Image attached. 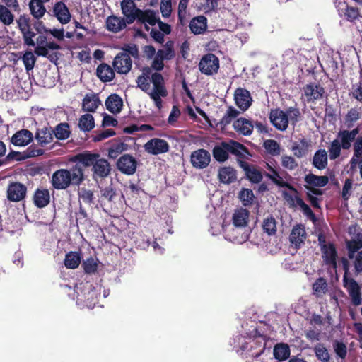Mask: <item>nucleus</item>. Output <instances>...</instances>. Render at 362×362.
I'll list each match as a JSON object with an SVG mask.
<instances>
[{
    "label": "nucleus",
    "mask_w": 362,
    "mask_h": 362,
    "mask_svg": "<svg viewBox=\"0 0 362 362\" xmlns=\"http://www.w3.org/2000/svg\"><path fill=\"white\" fill-rule=\"evenodd\" d=\"M229 153L237 156L240 160L252 156L245 146L233 139L221 141L216 144L212 150V155L218 163L226 161L229 158Z\"/></svg>",
    "instance_id": "obj_1"
},
{
    "label": "nucleus",
    "mask_w": 362,
    "mask_h": 362,
    "mask_svg": "<svg viewBox=\"0 0 362 362\" xmlns=\"http://www.w3.org/2000/svg\"><path fill=\"white\" fill-rule=\"evenodd\" d=\"M251 334L250 342L243 344L241 349L243 351H247L249 355L254 358L255 361H257V358L264 353L266 349L269 337L261 333L257 328L252 332Z\"/></svg>",
    "instance_id": "obj_2"
},
{
    "label": "nucleus",
    "mask_w": 362,
    "mask_h": 362,
    "mask_svg": "<svg viewBox=\"0 0 362 362\" xmlns=\"http://www.w3.org/2000/svg\"><path fill=\"white\" fill-rule=\"evenodd\" d=\"M163 59L156 54L151 66H144L142 68V74L137 77V86L144 92H148L150 90V82L151 75L153 74V70L158 73L164 68Z\"/></svg>",
    "instance_id": "obj_3"
},
{
    "label": "nucleus",
    "mask_w": 362,
    "mask_h": 362,
    "mask_svg": "<svg viewBox=\"0 0 362 362\" xmlns=\"http://www.w3.org/2000/svg\"><path fill=\"white\" fill-rule=\"evenodd\" d=\"M151 82L153 84V88L146 92L148 94L150 98L154 101L156 106L158 109L162 108V99L161 97H166L168 95V90L165 85V80L163 75L160 73L154 72L151 75Z\"/></svg>",
    "instance_id": "obj_4"
},
{
    "label": "nucleus",
    "mask_w": 362,
    "mask_h": 362,
    "mask_svg": "<svg viewBox=\"0 0 362 362\" xmlns=\"http://www.w3.org/2000/svg\"><path fill=\"white\" fill-rule=\"evenodd\" d=\"M81 182L78 177L76 179L74 177V170L72 169L71 170H58L52 176V185L57 189H65L71 184L78 185Z\"/></svg>",
    "instance_id": "obj_5"
},
{
    "label": "nucleus",
    "mask_w": 362,
    "mask_h": 362,
    "mask_svg": "<svg viewBox=\"0 0 362 362\" xmlns=\"http://www.w3.org/2000/svg\"><path fill=\"white\" fill-rule=\"evenodd\" d=\"M198 66L202 74L212 76L218 71L219 59L214 54L208 53L202 57Z\"/></svg>",
    "instance_id": "obj_6"
},
{
    "label": "nucleus",
    "mask_w": 362,
    "mask_h": 362,
    "mask_svg": "<svg viewBox=\"0 0 362 362\" xmlns=\"http://www.w3.org/2000/svg\"><path fill=\"white\" fill-rule=\"evenodd\" d=\"M98 153H92V170H93V179L98 182V179H103L108 176L110 173L109 162L103 158L97 159Z\"/></svg>",
    "instance_id": "obj_7"
},
{
    "label": "nucleus",
    "mask_w": 362,
    "mask_h": 362,
    "mask_svg": "<svg viewBox=\"0 0 362 362\" xmlns=\"http://www.w3.org/2000/svg\"><path fill=\"white\" fill-rule=\"evenodd\" d=\"M324 264L335 272L338 267V252L336 245L333 242H328L327 246L320 250Z\"/></svg>",
    "instance_id": "obj_8"
},
{
    "label": "nucleus",
    "mask_w": 362,
    "mask_h": 362,
    "mask_svg": "<svg viewBox=\"0 0 362 362\" xmlns=\"http://www.w3.org/2000/svg\"><path fill=\"white\" fill-rule=\"evenodd\" d=\"M73 160L76 162L75 166L71 168L74 170V177L76 179L78 177L83 181L84 168L90 166V152L78 153L74 157Z\"/></svg>",
    "instance_id": "obj_9"
},
{
    "label": "nucleus",
    "mask_w": 362,
    "mask_h": 362,
    "mask_svg": "<svg viewBox=\"0 0 362 362\" xmlns=\"http://www.w3.org/2000/svg\"><path fill=\"white\" fill-rule=\"evenodd\" d=\"M146 152L151 155L157 156L165 153L170 151L169 144L164 139L153 138L148 140L144 146Z\"/></svg>",
    "instance_id": "obj_10"
},
{
    "label": "nucleus",
    "mask_w": 362,
    "mask_h": 362,
    "mask_svg": "<svg viewBox=\"0 0 362 362\" xmlns=\"http://www.w3.org/2000/svg\"><path fill=\"white\" fill-rule=\"evenodd\" d=\"M344 286L351 298V303L358 306L362 303L361 288L358 282L352 277L347 279V281H343Z\"/></svg>",
    "instance_id": "obj_11"
},
{
    "label": "nucleus",
    "mask_w": 362,
    "mask_h": 362,
    "mask_svg": "<svg viewBox=\"0 0 362 362\" xmlns=\"http://www.w3.org/2000/svg\"><path fill=\"white\" fill-rule=\"evenodd\" d=\"M117 169L123 174L132 175L135 173L137 168V160L129 154L122 156L116 163Z\"/></svg>",
    "instance_id": "obj_12"
},
{
    "label": "nucleus",
    "mask_w": 362,
    "mask_h": 362,
    "mask_svg": "<svg viewBox=\"0 0 362 362\" xmlns=\"http://www.w3.org/2000/svg\"><path fill=\"white\" fill-rule=\"evenodd\" d=\"M269 119L272 125L279 131H285L288 127V115L279 108L272 109Z\"/></svg>",
    "instance_id": "obj_13"
},
{
    "label": "nucleus",
    "mask_w": 362,
    "mask_h": 362,
    "mask_svg": "<svg viewBox=\"0 0 362 362\" xmlns=\"http://www.w3.org/2000/svg\"><path fill=\"white\" fill-rule=\"evenodd\" d=\"M76 305L81 308H89L90 305V285L86 282V284L80 283L76 287Z\"/></svg>",
    "instance_id": "obj_14"
},
{
    "label": "nucleus",
    "mask_w": 362,
    "mask_h": 362,
    "mask_svg": "<svg viewBox=\"0 0 362 362\" xmlns=\"http://www.w3.org/2000/svg\"><path fill=\"white\" fill-rule=\"evenodd\" d=\"M6 193L7 199L10 202H20L25 197L27 187L19 182H12L9 183Z\"/></svg>",
    "instance_id": "obj_15"
},
{
    "label": "nucleus",
    "mask_w": 362,
    "mask_h": 362,
    "mask_svg": "<svg viewBox=\"0 0 362 362\" xmlns=\"http://www.w3.org/2000/svg\"><path fill=\"white\" fill-rule=\"evenodd\" d=\"M190 161L194 168L204 169L209 165L211 156L208 151L203 148L198 149L192 153Z\"/></svg>",
    "instance_id": "obj_16"
},
{
    "label": "nucleus",
    "mask_w": 362,
    "mask_h": 362,
    "mask_svg": "<svg viewBox=\"0 0 362 362\" xmlns=\"http://www.w3.org/2000/svg\"><path fill=\"white\" fill-rule=\"evenodd\" d=\"M239 166L244 170L246 178L252 183H259L262 178V174L254 165L249 164L242 159H238Z\"/></svg>",
    "instance_id": "obj_17"
},
{
    "label": "nucleus",
    "mask_w": 362,
    "mask_h": 362,
    "mask_svg": "<svg viewBox=\"0 0 362 362\" xmlns=\"http://www.w3.org/2000/svg\"><path fill=\"white\" fill-rule=\"evenodd\" d=\"M304 95L308 103L315 102L322 98L325 90L319 83H310L303 87Z\"/></svg>",
    "instance_id": "obj_18"
},
{
    "label": "nucleus",
    "mask_w": 362,
    "mask_h": 362,
    "mask_svg": "<svg viewBox=\"0 0 362 362\" xmlns=\"http://www.w3.org/2000/svg\"><path fill=\"white\" fill-rule=\"evenodd\" d=\"M112 65L117 73L125 74L130 71L132 62L128 54L119 52L115 57Z\"/></svg>",
    "instance_id": "obj_19"
},
{
    "label": "nucleus",
    "mask_w": 362,
    "mask_h": 362,
    "mask_svg": "<svg viewBox=\"0 0 362 362\" xmlns=\"http://www.w3.org/2000/svg\"><path fill=\"white\" fill-rule=\"evenodd\" d=\"M337 9L340 17L344 18L349 22H354L361 16L357 7L349 6L345 1L339 2Z\"/></svg>",
    "instance_id": "obj_20"
},
{
    "label": "nucleus",
    "mask_w": 362,
    "mask_h": 362,
    "mask_svg": "<svg viewBox=\"0 0 362 362\" xmlns=\"http://www.w3.org/2000/svg\"><path fill=\"white\" fill-rule=\"evenodd\" d=\"M234 99L236 105L243 111H245L250 107L252 100L250 91L242 88L235 90Z\"/></svg>",
    "instance_id": "obj_21"
},
{
    "label": "nucleus",
    "mask_w": 362,
    "mask_h": 362,
    "mask_svg": "<svg viewBox=\"0 0 362 362\" xmlns=\"http://www.w3.org/2000/svg\"><path fill=\"white\" fill-rule=\"evenodd\" d=\"M306 238V232L305 226L303 224H296L291 230L289 235V240L291 243L294 245L296 249L301 247L304 244Z\"/></svg>",
    "instance_id": "obj_22"
},
{
    "label": "nucleus",
    "mask_w": 362,
    "mask_h": 362,
    "mask_svg": "<svg viewBox=\"0 0 362 362\" xmlns=\"http://www.w3.org/2000/svg\"><path fill=\"white\" fill-rule=\"evenodd\" d=\"M52 12L53 16H55L62 24H66L71 20V16L69 10L66 5L62 1L54 4Z\"/></svg>",
    "instance_id": "obj_23"
},
{
    "label": "nucleus",
    "mask_w": 362,
    "mask_h": 362,
    "mask_svg": "<svg viewBox=\"0 0 362 362\" xmlns=\"http://www.w3.org/2000/svg\"><path fill=\"white\" fill-rule=\"evenodd\" d=\"M129 145L119 139H114L109 141L107 148L108 157L112 159L117 158L122 153L128 150Z\"/></svg>",
    "instance_id": "obj_24"
},
{
    "label": "nucleus",
    "mask_w": 362,
    "mask_h": 362,
    "mask_svg": "<svg viewBox=\"0 0 362 362\" xmlns=\"http://www.w3.org/2000/svg\"><path fill=\"white\" fill-rule=\"evenodd\" d=\"M122 13L128 24H132L137 18V8L133 0H122L121 2Z\"/></svg>",
    "instance_id": "obj_25"
},
{
    "label": "nucleus",
    "mask_w": 362,
    "mask_h": 362,
    "mask_svg": "<svg viewBox=\"0 0 362 362\" xmlns=\"http://www.w3.org/2000/svg\"><path fill=\"white\" fill-rule=\"evenodd\" d=\"M33 139V135L28 129H21L16 132L11 137V141L16 146H25Z\"/></svg>",
    "instance_id": "obj_26"
},
{
    "label": "nucleus",
    "mask_w": 362,
    "mask_h": 362,
    "mask_svg": "<svg viewBox=\"0 0 362 362\" xmlns=\"http://www.w3.org/2000/svg\"><path fill=\"white\" fill-rule=\"evenodd\" d=\"M267 169L272 173V174L266 173V176L270 179L272 182L281 187H286L290 191L298 193L297 189L290 183L283 180L282 177L280 176L279 172L267 164Z\"/></svg>",
    "instance_id": "obj_27"
},
{
    "label": "nucleus",
    "mask_w": 362,
    "mask_h": 362,
    "mask_svg": "<svg viewBox=\"0 0 362 362\" xmlns=\"http://www.w3.org/2000/svg\"><path fill=\"white\" fill-rule=\"evenodd\" d=\"M218 180L221 183L230 184L237 180V171L230 166L221 167L218 170Z\"/></svg>",
    "instance_id": "obj_28"
},
{
    "label": "nucleus",
    "mask_w": 362,
    "mask_h": 362,
    "mask_svg": "<svg viewBox=\"0 0 362 362\" xmlns=\"http://www.w3.org/2000/svg\"><path fill=\"white\" fill-rule=\"evenodd\" d=\"M234 129L240 134L249 136L252 134L254 125L252 122L244 117H240L233 124Z\"/></svg>",
    "instance_id": "obj_29"
},
{
    "label": "nucleus",
    "mask_w": 362,
    "mask_h": 362,
    "mask_svg": "<svg viewBox=\"0 0 362 362\" xmlns=\"http://www.w3.org/2000/svg\"><path fill=\"white\" fill-rule=\"evenodd\" d=\"M35 137L42 146H45L53 141V129L52 127H47L38 129L35 133Z\"/></svg>",
    "instance_id": "obj_30"
},
{
    "label": "nucleus",
    "mask_w": 362,
    "mask_h": 362,
    "mask_svg": "<svg viewBox=\"0 0 362 362\" xmlns=\"http://www.w3.org/2000/svg\"><path fill=\"white\" fill-rule=\"evenodd\" d=\"M159 17L156 16V13L153 10L146 9L141 10L137 9V20L138 22L141 23H148L149 25L153 26L155 25Z\"/></svg>",
    "instance_id": "obj_31"
},
{
    "label": "nucleus",
    "mask_w": 362,
    "mask_h": 362,
    "mask_svg": "<svg viewBox=\"0 0 362 362\" xmlns=\"http://www.w3.org/2000/svg\"><path fill=\"white\" fill-rule=\"evenodd\" d=\"M189 26L193 34H202L207 28V18L204 16L194 17L191 20Z\"/></svg>",
    "instance_id": "obj_32"
},
{
    "label": "nucleus",
    "mask_w": 362,
    "mask_h": 362,
    "mask_svg": "<svg viewBox=\"0 0 362 362\" xmlns=\"http://www.w3.org/2000/svg\"><path fill=\"white\" fill-rule=\"evenodd\" d=\"M299 141L300 144L294 142L291 148L297 158L305 156L308 153L311 145L310 141L305 138L300 139Z\"/></svg>",
    "instance_id": "obj_33"
},
{
    "label": "nucleus",
    "mask_w": 362,
    "mask_h": 362,
    "mask_svg": "<svg viewBox=\"0 0 362 362\" xmlns=\"http://www.w3.org/2000/svg\"><path fill=\"white\" fill-rule=\"evenodd\" d=\"M346 247L349 259H352L362 249V234L358 233L355 238L346 240Z\"/></svg>",
    "instance_id": "obj_34"
},
{
    "label": "nucleus",
    "mask_w": 362,
    "mask_h": 362,
    "mask_svg": "<svg viewBox=\"0 0 362 362\" xmlns=\"http://www.w3.org/2000/svg\"><path fill=\"white\" fill-rule=\"evenodd\" d=\"M312 165L317 170L325 169L328 165L327 153L325 149H319L314 153Z\"/></svg>",
    "instance_id": "obj_35"
},
{
    "label": "nucleus",
    "mask_w": 362,
    "mask_h": 362,
    "mask_svg": "<svg viewBox=\"0 0 362 362\" xmlns=\"http://www.w3.org/2000/svg\"><path fill=\"white\" fill-rule=\"evenodd\" d=\"M127 23V21L124 18L115 16H110L106 19L107 29L114 33H117L124 29Z\"/></svg>",
    "instance_id": "obj_36"
},
{
    "label": "nucleus",
    "mask_w": 362,
    "mask_h": 362,
    "mask_svg": "<svg viewBox=\"0 0 362 362\" xmlns=\"http://www.w3.org/2000/svg\"><path fill=\"white\" fill-rule=\"evenodd\" d=\"M106 108L112 113H119L123 106V101L117 94H111L105 101Z\"/></svg>",
    "instance_id": "obj_37"
},
{
    "label": "nucleus",
    "mask_w": 362,
    "mask_h": 362,
    "mask_svg": "<svg viewBox=\"0 0 362 362\" xmlns=\"http://www.w3.org/2000/svg\"><path fill=\"white\" fill-rule=\"evenodd\" d=\"M50 201L49 192L45 189H37L33 196V202L38 208L46 206Z\"/></svg>",
    "instance_id": "obj_38"
},
{
    "label": "nucleus",
    "mask_w": 362,
    "mask_h": 362,
    "mask_svg": "<svg viewBox=\"0 0 362 362\" xmlns=\"http://www.w3.org/2000/svg\"><path fill=\"white\" fill-rule=\"evenodd\" d=\"M305 185L323 187L329 182V177L327 175H316L313 173H308L304 177Z\"/></svg>",
    "instance_id": "obj_39"
},
{
    "label": "nucleus",
    "mask_w": 362,
    "mask_h": 362,
    "mask_svg": "<svg viewBox=\"0 0 362 362\" xmlns=\"http://www.w3.org/2000/svg\"><path fill=\"white\" fill-rule=\"evenodd\" d=\"M273 354L277 361H284L290 357V346L286 343H278L274 347Z\"/></svg>",
    "instance_id": "obj_40"
},
{
    "label": "nucleus",
    "mask_w": 362,
    "mask_h": 362,
    "mask_svg": "<svg viewBox=\"0 0 362 362\" xmlns=\"http://www.w3.org/2000/svg\"><path fill=\"white\" fill-rule=\"evenodd\" d=\"M98 77L103 82L111 81L115 77V71L112 67L107 64H100L96 70Z\"/></svg>",
    "instance_id": "obj_41"
},
{
    "label": "nucleus",
    "mask_w": 362,
    "mask_h": 362,
    "mask_svg": "<svg viewBox=\"0 0 362 362\" xmlns=\"http://www.w3.org/2000/svg\"><path fill=\"white\" fill-rule=\"evenodd\" d=\"M46 3L42 0H30L29 2V8L32 16L39 20L46 12L44 4Z\"/></svg>",
    "instance_id": "obj_42"
},
{
    "label": "nucleus",
    "mask_w": 362,
    "mask_h": 362,
    "mask_svg": "<svg viewBox=\"0 0 362 362\" xmlns=\"http://www.w3.org/2000/svg\"><path fill=\"white\" fill-rule=\"evenodd\" d=\"M82 257L81 253L78 252L70 251L66 254L65 258L64 259V264L66 268L74 269H76L81 262Z\"/></svg>",
    "instance_id": "obj_43"
},
{
    "label": "nucleus",
    "mask_w": 362,
    "mask_h": 362,
    "mask_svg": "<svg viewBox=\"0 0 362 362\" xmlns=\"http://www.w3.org/2000/svg\"><path fill=\"white\" fill-rule=\"evenodd\" d=\"M249 211L240 208L235 211L233 215V223L236 227H243L247 224Z\"/></svg>",
    "instance_id": "obj_44"
},
{
    "label": "nucleus",
    "mask_w": 362,
    "mask_h": 362,
    "mask_svg": "<svg viewBox=\"0 0 362 362\" xmlns=\"http://www.w3.org/2000/svg\"><path fill=\"white\" fill-rule=\"evenodd\" d=\"M262 228L264 233L269 236L276 235L277 230V222L272 216L265 218L262 223Z\"/></svg>",
    "instance_id": "obj_45"
},
{
    "label": "nucleus",
    "mask_w": 362,
    "mask_h": 362,
    "mask_svg": "<svg viewBox=\"0 0 362 362\" xmlns=\"http://www.w3.org/2000/svg\"><path fill=\"white\" fill-rule=\"evenodd\" d=\"M52 129L54 136L59 140H65L68 139L71 134L69 125L66 122L60 123Z\"/></svg>",
    "instance_id": "obj_46"
},
{
    "label": "nucleus",
    "mask_w": 362,
    "mask_h": 362,
    "mask_svg": "<svg viewBox=\"0 0 362 362\" xmlns=\"http://www.w3.org/2000/svg\"><path fill=\"white\" fill-rule=\"evenodd\" d=\"M361 116V109L358 107L351 108L345 116V123L347 128H351Z\"/></svg>",
    "instance_id": "obj_47"
},
{
    "label": "nucleus",
    "mask_w": 362,
    "mask_h": 362,
    "mask_svg": "<svg viewBox=\"0 0 362 362\" xmlns=\"http://www.w3.org/2000/svg\"><path fill=\"white\" fill-rule=\"evenodd\" d=\"M337 138L340 139L339 142L342 145V148L349 150L351 146V143L356 139L349 133L348 129L340 130Z\"/></svg>",
    "instance_id": "obj_48"
},
{
    "label": "nucleus",
    "mask_w": 362,
    "mask_h": 362,
    "mask_svg": "<svg viewBox=\"0 0 362 362\" xmlns=\"http://www.w3.org/2000/svg\"><path fill=\"white\" fill-rule=\"evenodd\" d=\"M315 356L322 362H329L330 354L328 349L322 343H318L313 348Z\"/></svg>",
    "instance_id": "obj_49"
},
{
    "label": "nucleus",
    "mask_w": 362,
    "mask_h": 362,
    "mask_svg": "<svg viewBox=\"0 0 362 362\" xmlns=\"http://www.w3.org/2000/svg\"><path fill=\"white\" fill-rule=\"evenodd\" d=\"M295 199L297 205L300 207L303 214L312 221L313 223H315L317 221V218L310 207L305 203L301 197L296 196Z\"/></svg>",
    "instance_id": "obj_50"
},
{
    "label": "nucleus",
    "mask_w": 362,
    "mask_h": 362,
    "mask_svg": "<svg viewBox=\"0 0 362 362\" xmlns=\"http://www.w3.org/2000/svg\"><path fill=\"white\" fill-rule=\"evenodd\" d=\"M156 54L159 56L160 58L163 60H170L174 58L175 57V51L173 45V42L171 41H168L164 46V49H159Z\"/></svg>",
    "instance_id": "obj_51"
},
{
    "label": "nucleus",
    "mask_w": 362,
    "mask_h": 362,
    "mask_svg": "<svg viewBox=\"0 0 362 362\" xmlns=\"http://www.w3.org/2000/svg\"><path fill=\"white\" fill-rule=\"evenodd\" d=\"M8 8L0 5V21L5 25H11L14 21V16Z\"/></svg>",
    "instance_id": "obj_52"
},
{
    "label": "nucleus",
    "mask_w": 362,
    "mask_h": 362,
    "mask_svg": "<svg viewBox=\"0 0 362 362\" xmlns=\"http://www.w3.org/2000/svg\"><path fill=\"white\" fill-rule=\"evenodd\" d=\"M238 197L243 205L247 206L252 205L255 196L252 189L243 188L239 192Z\"/></svg>",
    "instance_id": "obj_53"
},
{
    "label": "nucleus",
    "mask_w": 362,
    "mask_h": 362,
    "mask_svg": "<svg viewBox=\"0 0 362 362\" xmlns=\"http://www.w3.org/2000/svg\"><path fill=\"white\" fill-rule=\"evenodd\" d=\"M342 145L338 139H334L329 146V158L335 160L340 156Z\"/></svg>",
    "instance_id": "obj_54"
},
{
    "label": "nucleus",
    "mask_w": 362,
    "mask_h": 362,
    "mask_svg": "<svg viewBox=\"0 0 362 362\" xmlns=\"http://www.w3.org/2000/svg\"><path fill=\"white\" fill-rule=\"evenodd\" d=\"M22 60L26 71H29L33 69L36 58L31 51H26L22 57Z\"/></svg>",
    "instance_id": "obj_55"
},
{
    "label": "nucleus",
    "mask_w": 362,
    "mask_h": 362,
    "mask_svg": "<svg viewBox=\"0 0 362 362\" xmlns=\"http://www.w3.org/2000/svg\"><path fill=\"white\" fill-rule=\"evenodd\" d=\"M281 165L288 170H293L298 166V163L294 157L283 155L281 156Z\"/></svg>",
    "instance_id": "obj_56"
},
{
    "label": "nucleus",
    "mask_w": 362,
    "mask_h": 362,
    "mask_svg": "<svg viewBox=\"0 0 362 362\" xmlns=\"http://www.w3.org/2000/svg\"><path fill=\"white\" fill-rule=\"evenodd\" d=\"M285 112L288 115V122H291L293 126H296L300 117L299 109L296 107H290Z\"/></svg>",
    "instance_id": "obj_57"
},
{
    "label": "nucleus",
    "mask_w": 362,
    "mask_h": 362,
    "mask_svg": "<svg viewBox=\"0 0 362 362\" xmlns=\"http://www.w3.org/2000/svg\"><path fill=\"white\" fill-rule=\"evenodd\" d=\"M16 23L21 33L31 28L30 18L27 14L21 15L16 19Z\"/></svg>",
    "instance_id": "obj_58"
},
{
    "label": "nucleus",
    "mask_w": 362,
    "mask_h": 362,
    "mask_svg": "<svg viewBox=\"0 0 362 362\" xmlns=\"http://www.w3.org/2000/svg\"><path fill=\"white\" fill-rule=\"evenodd\" d=\"M264 147L272 156H277L280 153V146L275 140H267L264 143Z\"/></svg>",
    "instance_id": "obj_59"
},
{
    "label": "nucleus",
    "mask_w": 362,
    "mask_h": 362,
    "mask_svg": "<svg viewBox=\"0 0 362 362\" xmlns=\"http://www.w3.org/2000/svg\"><path fill=\"white\" fill-rule=\"evenodd\" d=\"M352 261V265L354 268V275L362 274V250L354 255V257L349 259Z\"/></svg>",
    "instance_id": "obj_60"
},
{
    "label": "nucleus",
    "mask_w": 362,
    "mask_h": 362,
    "mask_svg": "<svg viewBox=\"0 0 362 362\" xmlns=\"http://www.w3.org/2000/svg\"><path fill=\"white\" fill-rule=\"evenodd\" d=\"M333 349L337 356H339L341 359H344L346 357L347 347L346 344L342 341L335 340L333 342Z\"/></svg>",
    "instance_id": "obj_61"
},
{
    "label": "nucleus",
    "mask_w": 362,
    "mask_h": 362,
    "mask_svg": "<svg viewBox=\"0 0 362 362\" xmlns=\"http://www.w3.org/2000/svg\"><path fill=\"white\" fill-rule=\"evenodd\" d=\"M45 150L34 145L30 146L24 152L23 158H28L43 155Z\"/></svg>",
    "instance_id": "obj_62"
},
{
    "label": "nucleus",
    "mask_w": 362,
    "mask_h": 362,
    "mask_svg": "<svg viewBox=\"0 0 362 362\" xmlns=\"http://www.w3.org/2000/svg\"><path fill=\"white\" fill-rule=\"evenodd\" d=\"M339 265H341L342 269L344 272V276H343V281H347V279L351 278V273H350V262L349 257H341L339 259Z\"/></svg>",
    "instance_id": "obj_63"
},
{
    "label": "nucleus",
    "mask_w": 362,
    "mask_h": 362,
    "mask_svg": "<svg viewBox=\"0 0 362 362\" xmlns=\"http://www.w3.org/2000/svg\"><path fill=\"white\" fill-rule=\"evenodd\" d=\"M78 127L81 131L89 132L90 130V114L82 115L78 120Z\"/></svg>",
    "instance_id": "obj_64"
}]
</instances>
